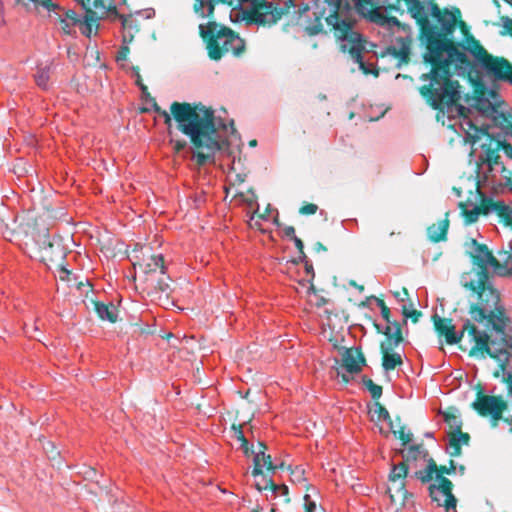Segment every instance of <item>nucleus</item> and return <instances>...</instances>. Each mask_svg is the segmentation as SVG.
<instances>
[{"instance_id":"36","label":"nucleus","mask_w":512,"mask_h":512,"mask_svg":"<svg viewBox=\"0 0 512 512\" xmlns=\"http://www.w3.org/2000/svg\"><path fill=\"white\" fill-rule=\"evenodd\" d=\"M498 146L496 149L488 148L486 151V162L490 167L498 165L500 163V155L498 153Z\"/></svg>"},{"instance_id":"16","label":"nucleus","mask_w":512,"mask_h":512,"mask_svg":"<svg viewBox=\"0 0 512 512\" xmlns=\"http://www.w3.org/2000/svg\"><path fill=\"white\" fill-rule=\"evenodd\" d=\"M142 258L133 263L136 270L134 275L135 281H140L143 277H149L156 274V272L165 269L164 258L162 255L151 254L150 247H142Z\"/></svg>"},{"instance_id":"19","label":"nucleus","mask_w":512,"mask_h":512,"mask_svg":"<svg viewBox=\"0 0 512 512\" xmlns=\"http://www.w3.org/2000/svg\"><path fill=\"white\" fill-rule=\"evenodd\" d=\"M78 3L81 4L83 9L85 10V17L84 20H80V30L83 35L86 37H91V35L94 33H97L99 24V15H97L96 11H93L91 8V0H76Z\"/></svg>"},{"instance_id":"26","label":"nucleus","mask_w":512,"mask_h":512,"mask_svg":"<svg viewBox=\"0 0 512 512\" xmlns=\"http://www.w3.org/2000/svg\"><path fill=\"white\" fill-rule=\"evenodd\" d=\"M63 215H64V213H63V211L61 209L60 210H54V209L46 208L43 211V213L39 214V216H37L35 218L29 217L27 225H29L30 221L33 220L34 221V225L38 226V221H41L42 223H45L47 220H55V219H58V218L62 217Z\"/></svg>"},{"instance_id":"35","label":"nucleus","mask_w":512,"mask_h":512,"mask_svg":"<svg viewBox=\"0 0 512 512\" xmlns=\"http://www.w3.org/2000/svg\"><path fill=\"white\" fill-rule=\"evenodd\" d=\"M377 305L380 307L381 309V315L382 317L385 319V321L388 323L387 326H390L391 329L394 328L393 326V323H395L396 321L395 320H391V313H390V309L389 307L386 305V303L384 302V300L382 299H377Z\"/></svg>"},{"instance_id":"7","label":"nucleus","mask_w":512,"mask_h":512,"mask_svg":"<svg viewBox=\"0 0 512 512\" xmlns=\"http://www.w3.org/2000/svg\"><path fill=\"white\" fill-rule=\"evenodd\" d=\"M456 463L454 460H449V465H437L433 458H430L424 469L416 471L414 477L421 481V483H429L435 478L437 483L429 485V496L432 501L437 502L439 506H443L448 512L450 509H456L457 499L454 496L453 483L444 475L455 474Z\"/></svg>"},{"instance_id":"44","label":"nucleus","mask_w":512,"mask_h":512,"mask_svg":"<svg viewBox=\"0 0 512 512\" xmlns=\"http://www.w3.org/2000/svg\"><path fill=\"white\" fill-rule=\"evenodd\" d=\"M260 453L262 455V461L266 467L267 473H274L277 470V466L273 464L271 456L264 453L263 450H260Z\"/></svg>"},{"instance_id":"34","label":"nucleus","mask_w":512,"mask_h":512,"mask_svg":"<svg viewBox=\"0 0 512 512\" xmlns=\"http://www.w3.org/2000/svg\"><path fill=\"white\" fill-rule=\"evenodd\" d=\"M314 21L307 26V31L310 35H317L323 31V25L321 22L322 15L318 11H313Z\"/></svg>"},{"instance_id":"32","label":"nucleus","mask_w":512,"mask_h":512,"mask_svg":"<svg viewBox=\"0 0 512 512\" xmlns=\"http://www.w3.org/2000/svg\"><path fill=\"white\" fill-rule=\"evenodd\" d=\"M444 421L449 426L448 432H458L462 431V421L459 419L454 413H451L449 411L445 412L443 414Z\"/></svg>"},{"instance_id":"30","label":"nucleus","mask_w":512,"mask_h":512,"mask_svg":"<svg viewBox=\"0 0 512 512\" xmlns=\"http://www.w3.org/2000/svg\"><path fill=\"white\" fill-rule=\"evenodd\" d=\"M388 52L398 59L401 63H408L410 59V49L408 46L403 45L401 48L388 47Z\"/></svg>"},{"instance_id":"40","label":"nucleus","mask_w":512,"mask_h":512,"mask_svg":"<svg viewBox=\"0 0 512 512\" xmlns=\"http://www.w3.org/2000/svg\"><path fill=\"white\" fill-rule=\"evenodd\" d=\"M495 123L497 126L502 128L503 130H506L508 125L512 124V115L500 113L495 117Z\"/></svg>"},{"instance_id":"24","label":"nucleus","mask_w":512,"mask_h":512,"mask_svg":"<svg viewBox=\"0 0 512 512\" xmlns=\"http://www.w3.org/2000/svg\"><path fill=\"white\" fill-rule=\"evenodd\" d=\"M118 18H120L122 20V26H123V30H124L123 35H122L123 43L124 44L131 43L133 41L134 34H135V32L138 31V29L133 24V20H132L131 16L127 17V16L119 14Z\"/></svg>"},{"instance_id":"31","label":"nucleus","mask_w":512,"mask_h":512,"mask_svg":"<svg viewBox=\"0 0 512 512\" xmlns=\"http://www.w3.org/2000/svg\"><path fill=\"white\" fill-rule=\"evenodd\" d=\"M362 383L365 385V387L368 389V391L371 394V397L376 401L380 399L382 396V386L375 384L370 378L367 376L362 377Z\"/></svg>"},{"instance_id":"20","label":"nucleus","mask_w":512,"mask_h":512,"mask_svg":"<svg viewBox=\"0 0 512 512\" xmlns=\"http://www.w3.org/2000/svg\"><path fill=\"white\" fill-rule=\"evenodd\" d=\"M449 226V212H446L444 219L427 227L428 239L433 243L446 241Z\"/></svg>"},{"instance_id":"12","label":"nucleus","mask_w":512,"mask_h":512,"mask_svg":"<svg viewBox=\"0 0 512 512\" xmlns=\"http://www.w3.org/2000/svg\"><path fill=\"white\" fill-rule=\"evenodd\" d=\"M394 332L391 327L386 326L383 334L386 339L380 343L379 349L381 353V366L386 371H392L403 365L402 356L393 350L404 341L401 325L399 322L393 323Z\"/></svg>"},{"instance_id":"37","label":"nucleus","mask_w":512,"mask_h":512,"mask_svg":"<svg viewBox=\"0 0 512 512\" xmlns=\"http://www.w3.org/2000/svg\"><path fill=\"white\" fill-rule=\"evenodd\" d=\"M375 412L378 414V417L387 421L389 423L390 428H392V418L387 411V409L379 402H375Z\"/></svg>"},{"instance_id":"22","label":"nucleus","mask_w":512,"mask_h":512,"mask_svg":"<svg viewBox=\"0 0 512 512\" xmlns=\"http://www.w3.org/2000/svg\"><path fill=\"white\" fill-rule=\"evenodd\" d=\"M449 446L452 449L449 452L451 457H459L462 454V445H469L470 435L467 432H448Z\"/></svg>"},{"instance_id":"51","label":"nucleus","mask_w":512,"mask_h":512,"mask_svg":"<svg viewBox=\"0 0 512 512\" xmlns=\"http://www.w3.org/2000/svg\"><path fill=\"white\" fill-rule=\"evenodd\" d=\"M468 125L471 129H473L476 132V135L474 137V141L478 140L480 138V135L488 136V131L485 128H478L476 125H474L471 121H468Z\"/></svg>"},{"instance_id":"48","label":"nucleus","mask_w":512,"mask_h":512,"mask_svg":"<svg viewBox=\"0 0 512 512\" xmlns=\"http://www.w3.org/2000/svg\"><path fill=\"white\" fill-rule=\"evenodd\" d=\"M31 2L35 3L36 5H40L44 8H46L48 11H52L58 8V5L54 4L52 0H30Z\"/></svg>"},{"instance_id":"2","label":"nucleus","mask_w":512,"mask_h":512,"mask_svg":"<svg viewBox=\"0 0 512 512\" xmlns=\"http://www.w3.org/2000/svg\"><path fill=\"white\" fill-rule=\"evenodd\" d=\"M402 0H394L388 3L382 0L386 11H397L403 14L400 8ZM407 11L415 19L419 27L420 35L426 41V53L455 57L461 65L470 66L471 61L464 51L460 50L461 42L452 38L457 24L462 30H467V25L461 20V11L458 7L452 10L440 8L436 0H403Z\"/></svg>"},{"instance_id":"46","label":"nucleus","mask_w":512,"mask_h":512,"mask_svg":"<svg viewBox=\"0 0 512 512\" xmlns=\"http://www.w3.org/2000/svg\"><path fill=\"white\" fill-rule=\"evenodd\" d=\"M318 210V206L314 203L305 202L300 208L299 213L301 215H314Z\"/></svg>"},{"instance_id":"47","label":"nucleus","mask_w":512,"mask_h":512,"mask_svg":"<svg viewBox=\"0 0 512 512\" xmlns=\"http://www.w3.org/2000/svg\"><path fill=\"white\" fill-rule=\"evenodd\" d=\"M402 314L406 318H410L413 323H417L419 321V318L422 316V312L421 311H419V310L409 311L406 306H403Z\"/></svg>"},{"instance_id":"9","label":"nucleus","mask_w":512,"mask_h":512,"mask_svg":"<svg viewBox=\"0 0 512 512\" xmlns=\"http://www.w3.org/2000/svg\"><path fill=\"white\" fill-rule=\"evenodd\" d=\"M460 50L469 51L478 65L494 79L506 77L505 72L510 71L511 63L504 57L494 56L487 52L481 43L470 33L465 36V43L460 45Z\"/></svg>"},{"instance_id":"23","label":"nucleus","mask_w":512,"mask_h":512,"mask_svg":"<svg viewBox=\"0 0 512 512\" xmlns=\"http://www.w3.org/2000/svg\"><path fill=\"white\" fill-rule=\"evenodd\" d=\"M92 309L96 312L101 320H107L111 323H115L117 320L118 310L112 303H103L97 300L90 301Z\"/></svg>"},{"instance_id":"39","label":"nucleus","mask_w":512,"mask_h":512,"mask_svg":"<svg viewBox=\"0 0 512 512\" xmlns=\"http://www.w3.org/2000/svg\"><path fill=\"white\" fill-rule=\"evenodd\" d=\"M261 461H262V455L259 450L258 452H255L254 459H253L254 467L252 469V475L254 477H256V476H264L265 477V474L262 470Z\"/></svg>"},{"instance_id":"59","label":"nucleus","mask_w":512,"mask_h":512,"mask_svg":"<svg viewBox=\"0 0 512 512\" xmlns=\"http://www.w3.org/2000/svg\"><path fill=\"white\" fill-rule=\"evenodd\" d=\"M503 381L507 384L508 393L512 395V373H508L504 378Z\"/></svg>"},{"instance_id":"63","label":"nucleus","mask_w":512,"mask_h":512,"mask_svg":"<svg viewBox=\"0 0 512 512\" xmlns=\"http://www.w3.org/2000/svg\"><path fill=\"white\" fill-rule=\"evenodd\" d=\"M185 147H186V141H184V140H182V141L179 140L174 143V150L176 153H179Z\"/></svg>"},{"instance_id":"58","label":"nucleus","mask_w":512,"mask_h":512,"mask_svg":"<svg viewBox=\"0 0 512 512\" xmlns=\"http://www.w3.org/2000/svg\"><path fill=\"white\" fill-rule=\"evenodd\" d=\"M133 326H135L137 328L136 332H138L139 334H151V333H153V331L148 326H145V327L144 326H140L137 323L133 324Z\"/></svg>"},{"instance_id":"15","label":"nucleus","mask_w":512,"mask_h":512,"mask_svg":"<svg viewBox=\"0 0 512 512\" xmlns=\"http://www.w3.org/2000/svg\"><path fill=\"white\" fill-rule=\"evenodd\" d=\"M48 230V227L39 229L37 232L38 239H36L39 244L41 261L45 264L59 262L64 257V248L60 239H50Z\"/></svg>"},{"instance_id":"56","label":"nucleus","mask_w":512,"mask_h":512,"mask_svg":"<svg viewBox=\"0 0 512 512\" xmlns=\"http://www.w3.org/2000/svg\"><path fill=\"white\" fill-rule=\"evenodd\" d=\"M335 368L337 370L338 376L341 377L342 382L345 383V384H348L350 382V380H351V377L348 375V373L347 374L346 373H342L341 372L342 368H340L338 366H335Z\"/></svg>"},{"instance_id":"25","label":"nucleus","mask_w":512,"mask_h":512,"mask_svg":"<svg viewBox=\"0 0 512 512\" xmlns=\"http://www.w3.org/2000/svg\"><path fill=\"white\" fill-rule=\"evenodd\" d=\"M93 7V11H96L97 15L100 14V18L106 15L108 12L113 13L116 17L119 15L117 8L114 5V0H109L108 4L105 3V0H94Z\"/></svg>"},{"instance_id":"33","label":"nucleus","mask_w":512,"mask_h":512,"mask_svg":"<svg viewBox=\"0 0 512 512\" xmlns=\"http://www.w3.org/2000/svg\"><path fill=\"white\" fill-rule=\"evenodd\" d=\"M264 489H269L274 493L280 491L281 495L284 496V503L288 504L290 502L289 498V489L286 485H277L273 482L271 478L266 479V484L264 485Z\"/></svg>"},{"instance_id":"52","label":"nucleus","mask_w":512,"mask_h":512,"mask_svg":"<svg viewBox=\"0 0 512 512\" xmlns=\"http://www.w3.org/2000/svg\"><path fill=\"white\" fill-rule=\"evenodd\" d=\"M498 149L502 150L509 158L512 159V145L506 141H498Z\"/></svg>"},{"instance_id":"38","label":"nucleus","mask_w":512,"mask_h":512,"mask_svg":"<svg viewBox=\"0 0 512 512\" xmlns=\"http://www.w3.org/2000/svg\"><path fill=\"white\" fill-rule=\"evenodd\" d=\"M304 265H305V271L307 274L311 275V279L309 280L310 282V285L308 287V291H312L314 294L317 293V290L313 284V279L315 277V273H314V269H313V265L312 263L310 262V260L308 259V257L306 256V259L305 260H301Z\"/></svg>"},{"instance_id":"21","label":"nucleus","mask_w":512,"mask_h":512,"mask_svg":"<svg viewBox=\"0 0 512 512\" xmlns=\"http://www.w3.org/2000/svg\"><path fill=\"white\" fill-rule=\"evenodd\" d=\"M488 206L489 213L494 212L499 217L500 222L512 229V207L506 205L503 201L494 200L490 197L488 198Z\"/></svg>"},{"instance_id":"43","label":"nucleus","mask_w":512,"mask_h":512,"mask_svg":"<svg viewBox=\"0 0 512 512\" xmlns=\"http://www.w3.org/2000/svg\"><path fill=\"white\" fill-rule=\"evenodd\" d=\"M500 21L502 22L503 30L500 31L501 36L509 35L512 37V19L508 16L502 15L500 16Z\"/></svg>"},{"instance_id":"29","label":"nucleus","mask_w":512,"mask_h":512,"mask_svg":"<svg viewBox=\"0 0 512 512\" xmlns=\"http://www.w3.org/2000/svg\"><path fill=\"white\" fill-rule=\"evenodd\" d=\"M287 470L290 471L291 479L293 483L302 484L304 483L306 491H309L312 487L311 485L306 483V478L304 476L305 471L300 466H296L292 468L291 466L287 467Z\"/></svg>"},{"instance_id":"3","label":"nucleus","mask_w":512,"mask_h":512,"mask_svg":"<svg viewBox=\"0 0 512 512\" xmlns=\"http://www.w3.org/2000/svg\"><path fill=\"white\" fill-rule=\"evenodd\" d=\"M153 110L164 117V123L171 125L172 117L177 129L190 138L195 148L194 157L198 166L213 162L215 154L222 149L216 138L217 128L214 122V110L202 103L174 101L170 105V114L162 109L154 97H150Z\"/></svg>"},{"instance_id":"14","label":"nucleus","mask_w":512,"mask_h":512,"mask_svg":"<svg viewBox=\"0 0 512 512\" xmlns=\"http://www.w3.org/2000/svg\"><path fill=\"white\" fill-rule=\"evenodd\" d=\"M409 472V466L406 461H402L397 465H393L389 473L388 479L390 486L388 487V493L391 501L394 503L399 502L404 504L406 499L411 496L408 493L405 485V478Z\"/></svg>"},{"instance_id":"13","label":"nucleus","mask_w":512,"mask_h":512,"mask_svg":"<svg viewBox=\"0 0 512 512\" xmlns=\"http://www.w3.org/2000/svg\"><path fill=\"white\" fill-rule=\"evenodd\" d=\"M137 287L152 298V300L158 301L164 305L170 302V297L174 290L172 280L170 276L167 275L165 269L156 272L153 276L143 277L142 280L138 281Z\"/></svg>"},{"instance_id":"18","label":"nucleus","mask_w":512,"mask_h":512,"mask_svg":"<svg viewBox=\"0 0 512 512\" xmlns=\"http://www.w3.org/2000/svg\"><path fill=\"white\" fill-rule=\"evenodd\" d=\"M476 194L480 199L479 205L474 206L473 209H468V201H461L458 203V208L460 210V215L464 219L465 225H471L478 221L480 215H488L489 214V206H488V198L483 194L479 187H476Z\"/></svg>"},{"instance_id":"62","label":"nucleus","mask_w":512,"mask_h":512,"mask_svg":"<svg viewBox=\"0 0 512 512\" xmlns=\"http://www.w3.org/2000/svg\"><path fill=\"white\" fill-rule=\"evenodd\" d=\"M284 234H285V236L289 237L290 239H293L294 237H296L295 228L293 226H286L284 228Z\"/></svg>"},{"instance_id":"11","label":"nucleus","mask_w":512,"mask_h":512,"mask_svg":"<svg viewBox=\"0 0 512 512\" xmlns=\"http://www.w3.org/2000/svg\"><path fill=\"white\" fill-rule=\"evenodd\" d=\"M476 398L472 402L471 407L481 417H490V423L496 428L499 421L503 418V413L507 409L508 404L501 395L484 394L482 385L478 383L475 386Z\"/></svg>"},{"instance_id":"45","label":"nucleus","mask_w":512,"mask_h":512,"mask_svg":"<svg viewBox=\"0 0 512 512\" xmlns=\"http://www.w3.org/2000/svg\"><path fill=\"white\" fill-rule=\"evenodd\" d=\"M497 254L502 257V269L506 268L512 262V248L510 250H499Z\"/></svg>"},{"instance_id":"41","label":"nucleus","mask_w":512,"mask_h":512,"mask_svg":"<svg viewBox=\"0 0 512 512\" xmlns=\"http://www.w3.org/2000/svg\"><path fill=\"white\" fill-rule=\"evenodd\" d=\"M495 123L497 126L502 128L503 130H506L508 125L512 124V115L500 113L495 117Z\"/></svg>"},{"instance_id":"17","label":"nucleus","mask_w":512,"mask_h":512,"mask_svg":"<svg viewBox=\"0 0 512 512\" xmlns=\"http://www.w3.org/2000/svg\"><path fill=\"white\" fill-rule=\"evenodd\" d=\"M340 354L341 360L334 359L335 366H338L346 371L350 375L358 374L362 371L363 367L366 366V358L360 347H338L334 345Z\"/></svg>"},{"instance_id":"27","label":"nucleus","mask_w":512,"mask_h":512,"mask_svg":"<svg viewBox=\"0 0 512 512\" xmlns=\"http://www.w3.org/2000/svg\"><path fill=\"white\" fill-rule=\"evenodd\" d=\"M50 66L46 65L44 67H38L37 72L34 76L36 84L42 88L47 89L50 79Z\"/></svg>"},{"instance_id":"54","label":"nucleus","mask_w":512,"mask_h":512,"mask_svg":"<svg viewBox=\"0 0 512 512\" xmlns=\"http://www.w3.org/2000/svg\"><path fill=\"white\" fill-rule=\"evenodd\" d=\"M129 52H130V49L127 46V44H124L123 46H121V48L119 49L117 56H116L117 61L126 60Z\"/></svg>"},{"instance_id":"53","label":"nucleus","mask_w":512,"mask_h":512,"mask_svg":"<svg viewBox=\"0 0 512 512\" xmlns=\"http://www.w3.org/2000/svg\"><path fill=\"white\" fill-rule=\"evenodd\" d=\"M47 455L51 459H56L59 456V452L56 450L55 446L51 442H47V447H44Z\"/></svg>"},{"instance_id":"6","label":"nucleus","mask_w":512,"mask_h":512,"mask_svg":"<svg viewBox=\"0 0 512 512\" xmlns=\"http://www.w3.org/2000/svg\"><path fill=\"white\" fill-rule=\"evenodd\" d=\"M473 292L478 295L479 302L473 303L469 307L472 320L478 323H483L486 320V326L491 327L501 336L499 340L490 338L491 341L500 342L502 338L509 339L507 351L510 359L512 356V336L505 333L510 319L505 312V308L500 305L499 292L493 286L484 287L483 290L479 289Z\"/></svg>"},{"instance_id":"1","label":"nucleus","mask_w":512,"mask_h":512,"mask_svg":"<svg viewBox=\"0 0 512 512\" xmlns=\"http://www.w3.org/2000/svg\"><path fill=\"white\" fill-rule=\"evenodd\" d=\"M218 3L239 10L246 24L260 26L276 24L291 9L297 8L293 14H297L299 18L310 11L309 1L300 4V0H285L283 8L266 0H195L194 12L201 18L210 19L207 24L199 25V34L206 44L208 57L213 61L221 60L227 53L240 58L246 51L245 40L237 32L214 20V9Z\"/></svg>"},{"instance_id":"49","label":"nucleus","mask_w":512,"mask_h":512,"mask_svg":"<svg viewBox=\"0 0 512 512\" xmlns=\"http://www.w3.org/2000/svg\"><path fill=\"white\" fill-rule=\"evenodd\" d=\"M252 420V417H249L247 421H245L244 423H240V424H235L233 423L232 426H231V429L233 430L234 432V436L236 438H239L241 437V435H244L243 433V426L247 423H250Z\"/></svg>"},{"instance_id":"61","label":"nucleus","mask_w":512,"mask_h":512,"mask_svg":"<svg viewBox=\"0 0 512 512\" xmlns=\"http://www.w3.org/2000/svg\"><path fill=\"white\" fill-rule=\"evenodd\" d=\"M509 70L510 71L505 72L506 77H500V78H497L496 80L508 82L509 84H512V64H511V69H509Z\"/></svg>"},{"instance_id":"4","label":"nucleus","mask_w":512,"mask_h":512,"mask_svg":"<svg viewBox=\"0 0 512 512\" xmlns=\"http://www.w3.org/2000/svg\"><path fill=\"white\" fill-rule=\"evenodd\" d=\"M424 62L430 65V71L420 76L427 83L418 88L419 94L432 109L444 111L457 105L462 99L461 85L452 78L451 67L470 68L461 65L455 57L424 54Z\"/></svg>"},{"instance_id":"50","label":"nucleus","mask_w":512,"mask_h":512,"mask_svg":"<svg viewBox=\"0 0 512 512\" xmlns=\"http://www.w3.org/2000/svg\"><path fill=\"white\" fill-rule=\"evenodd\" d=\"M291 240L294 242V244H295V246H296L297 250L299 251V254H300V260H305L307 255H306V253H305V251H304V244H303V241H302L300 238H298L297 236H296V237H294V238H293V239H291Z\"/></svg>"},{"instance_id":"55","label":"nucleus","mask_w":512,"mask_h":512,"mask_svg":"<svg viewBox=\"0 0 512 512\" xmlns=\"http://www.w3.org/2000/svg\"><path fill=\"white\" fill-rule=\"evenodd\" d=\"M65 18L66 20L71 21V25H77L80 23V19L78 18L76 12L74 10H66L65 11Z\"/></svg>"},{"instance_id":"8","label":"nucleus","mask_w":512,"mask_h":512,"mask_svg":"<svg viewBox=\"0 0 512 512\" xmlns=\"http://www.w3.org/2000/svg\"><path fill=\"white\" fill-rule=\"evenodd\" d=\"M331 4L334 5V10L325 18L327 25L337 39L348 40L351 43L348 50L350 56L359 64L360 69L365 74H368L369 71L366 69L363 62L362 54L364 47L360 35L351 31L352 22L349 19L340 17V11L349 10L352 3L350 0H335Z\"/></svg>"},{"instance_id":"5","label":"nucleus","mask_w":512,"mask_h":512,"mask_svg":"<svg viewBox=\"0 0 512 512\" xmlns=\"http://www.w3.org/2000/svg\"><path fill=\"white\" fill-rule=\"evenodd\" d=\"M434 330L439 338H444L448 345L460 343L464 334L467 333L469 341L474 345L469 350V356L485 358L489 356L498 363V370L494 372V377H499L504 373L509 363V339L502 338L500 342L491 341L490 336L485 332H480L477 327L470 321L466 320L460 333L458 334L451 318L441 317L434 314L431 318Z\"/></svg>"},{"instance_id":"64","label":"nucleus","mask_w":512,"mask_h":512,"mask_svg":"<svg viewBox=\"0 0 512 512\" xmlns=\"http://www.w3.org/2000/svg\"><path fill=\"white\" fill-rule=\"evenodd\" d=\"M304 509L305 512H315L316 503L314 501L305 503Z\"/></svg>"},{"instance_id":"10","label":"nucleus","mask_w":512,"mask_h":512,"mask_svg":"<svg viewBox=\"0 0 512 512\" xmlns=\"http://www.w3.org/2000/svg\"><path fill=\"white\" fill-rule=\"evenodd\" d=\"M472 245L475 253L472 254L471 257L474 264L478 266L477 279L466 282L464 287L471 291L483 290L484 287L492 286L490 283L488 265L492 266L497 271L501 270L502 265L501 261L493 255L486 244L479 243L477 240L473 239Z\"/></svg>"},{"instance_id":"60","label":"nucleus","mask_w":512,"mask_h":512,"mask_svg":"<svg viewBox=\"0 0 512 512\" xmlns=\"http://www.w3.org/2000/svg\"><path fill=\"white\" fill-rule=\"evenodd\" d=\"M270 211H271V210H270V205H268V206L266 207V209H265V210H263V212H262V213H260V212H259V210L257 209V210L254 212V214H255V215H257L260 219H267V218H268V216H269V214H270Z\"/></svg>"},{"instance_id":"28","label":"nucleus","mask_w":512,"mask_h":512,"mask_svg":"<svg viewBox=\"0 0 512 512\" xmlns=\"http://www.w3.org/2000/svg\"><path fill=\"white\" fill-rule=\"evenodd\" d=\"M395 421L398 424H400V422H401L400 416H396L395 417ZM393 423H394V421H392V428H390L392 433L395 436H397V438L402 442L403 446L407 445L412 440V433H410V432L406 433L404 425H399V429L398 430L394 429Z\"/></svg>"},{"instance_id":"57","label":"nucleus","mask_w":512,"mask_h":512,"mask_svg":"<svg viewBox=\"0 0 512 512\" xmlns=\"http://www.w3.org/2000/svg\"><path fill=\"white\" fill-rule=\"evenodd\" d=\"M132 70H133L134 75L136 77V84L138 86H141V84H144L143 80H142V76L140 74V68L138 66H133Z\"/></svg>"},{"instance_id":"42","label":"nucleus","mask_w":512,"mask_h":512,"mask_svg":"<svg viewBox=\"0 0 512 512\" xmlns=\"http://www.w3.org/2000/svg\"><path fill=\"white\" fill-rule=\"evenodd\" d=\"M423 444H415V445H411L409 448H408V451H407V455H406V459H404L403 461H406L408 463V461L410 459L412 460H416L418 458V455L423 451Z\"/></svg>"}]
</instances>
